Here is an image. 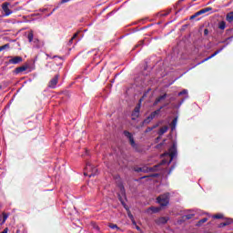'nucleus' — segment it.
<instances>
[{"mask_svg": "<svg viewBox=\"0 0 233 233\" xmlns=\"http://www.w3.org/2000/svg\"><path fill=\"white\" fill-rule=\"evenodd\" d=\"M59 81V75H56L49 81L48 86L49 88H56L57 86V83Z\"/></svg>", "mask_w": 233, "mask_h": 233, "instance_id": "obj_8", "label": "nucleus"}, {"mask_svg": "<svg viewBox=\"0 0 233 233\" xmlns=\"http://www.w3.org/2000/svg\"><path fill=\"white\" fill-rule=\"evenodd\" d=\"M27 39H28L29 43H32V41H34V31L33 30L29 31V33L27 35Z\"/></svg>", "mask_w": 233, "mask_h": 233, "instance_id": "obj_21", "label": "nucleus"}, {"mask_svg": "<svg viewBox=\"0 0 233 233\" xmlns=\"http://www.w3.org/2000/svg\"><path fill=\"white\" fill-rule=\"evenodd\" d=\"M212 218L213 219H225V218L223 217V214H221V213H218L217 215H213Z\"/></svg>", "mask_w": 233, "mask_h": 233, "instance_id": "obj_22", "label": "nucleus"}, {"mask_svg": "<svg viewBox=\"0 0 233 233\" xmlns=\"http://www.w3.org/2000/svg\"><path fill=\"white\" fill-rule=\"evenodd\" d=\"M225 46H224L220 49L215 51L214 54H212L211 56H209L207 58H205L204 60H202L200 63H198V65H201V63H205L206 61L212 59V57H216V56H218V54H219L220 52H223V50L225 49Z\"/></svg>", "mask_w": 233, "mask_h": 233, "instance_id": "obj_7", "label": "nucleus"}, {"mask_svg": "<svg viewBox=\"0 0 233 233\" xmlns=\"http://www.w3.org/2000/svg\"><path fill=\"white\" fill-rule=\"evenodd\" d=\"M33 42L35 43V46L36 48H39V39L35 38V39L33 40Z\"/></svg>", "mask_w": 233, "mask_h": 233, "instance_id": "obj_29", "label": "nucleus"}, {"mask_svg": "<svg viewBox=\"0 0 233 233\" xmlns=\"http://www.w3.org/2000/svg\"><path fill=\"white\" fill-rule=\"evenodd\" d=\"M168 221L167 217H161L156 220L157 225H165Z\"/></svg>", "mask_w": 233, "mask_h": 233, "instance_id": "obj_11", "label": "nucleus"}, {"mask_svg": "<svg viewBox=\"0 0 233 233\" xmlns=\"http://www.w3.org/2000/svg\"><path fill=\"white\" fill-rule=\"evenodd\" d=\"M6 219H8V215L6 213H3L0 216V225H5V223L6 222Z\"/></svg>", "mask_w": 233, "mask_h": 233, "instance_id": "obj_14", "label": "nucleus"}, {"mask_svg": "<svg viewBox=\"0 0 233 233\" xmlns=\"http://www.w3.org/2000/svg\"><path fill=\"white\" fill-rule=\"evenodd\" d=\"M186 219H192L194 218V213L187 214L185 216Z\"/></svg>", "mask_w": 233, "mask_h": 233, "instance_id": "obj_30", "label": "nucleus"}, {"mask_svg": "<svg viewBox=\"0 0 233 233\" xmlns=\"http://www.w3.org/2000/svg\"><path fill=\"white\" fill-rule=\"evenodd\" d=\"M178 96H186V97H188V90L184 89L181 92L178 93Z\"/></svg>", "mask_w": 233, "mask_h": 233, "instance_id": "obj_24", "label": "nucleus"}, {"mask_svg": "<svg viewBox=\"0 0 233 233\" xmlns=\"http://www.w3.org/2000/svg\"><path fill=\"white\" fill-rule=\"evenodd\" d=\"M25 70H28V66H22L16 68V74H20V72H25Z\"/></svg>", "mask_w": 233, "mask_h": 233, "instance_id": "obj_17", "label": "nucleus"}, {"mask_svg": "<svg viewBox=\"0 0 233 233\" xmlns=\"http://www.w3.org/2000/svg\"><path fill=\"white\" fill-rule=\"evenodd\" d=\"M125 198V187L120 186V193L118 194V198L121 201L122 205H124V208H126V210H128V208H127V205H125V202H123V198Z\"/></svg>", "mask_w": 233, "mask_h": 233, "instance_id": "obj_10", "label": "nucleus"}, {"mask_svg": "<svg viewBox=\"0 0 233 233\" xmlns=\"http://www.w3.org/2000/svg\"><path fill=\"white\" fill-rule=\"evenodd\" d=\"M9 47H10V45L5 44V45L0 46V52H3V50H5V48H9Z\"/></svg>", "mask_w": 233, "mask_h": 233, "instance_id": "obj_27", "label": "nucleus"}, {"mask_svg": "<svg viewBox=\"0 0 233 233\" xmlns=\"http://www.w3.org/2000/svg\"><path fill=\"white\" fill-rule=\"evenodd\" d=\"M97 174V167H93L92 164L87 163L86 166V171L84 172V176H88V177H93Z\"/></svg>", "mask_w": 233, "mask_h": 233, "instance_id": "obj_3", "label": "nucleus"}, {"mask_svg": "<svg viewBox=\"0 0 233 233\" xmlns=\"http://www.w3.org/2000/svg\"><path fill=\"white\" fill-rule=\"evenodd\" d=\"M1 6H2L4 17H8V15H12V14H14V11L10 9V8H14V5H12L10 2H5L2 4Z\"/></svg>", "mask_w": 233, "mask_h": 233, "instance_id": "obj_2", "label": "nucleus"}, {"mask_svg": "<svg viewBox=\"0 0 233 233\" xmlns=\"http://www.w3.org/2000/svg\"><path fill=\"white\" fill-rule=\"evenodd\" d=\"M1 88H3V87L0 86V90H1Z\"/></svg>", "mask_w": 233, "mask_h": 233, "instance_id": "obj_42", "label": "nucleus"}, {"mask_svg": "<svg viewBox=\"0 0 233 233\" xmlns=\"http://www.w3.org/2000/svg\"><path fill=\"white\" fill-rule=\"evenodd\" d=\"M180 1H183V0H180Z\"/></svg>", "mask_w": 233, "mask_h": 233, "instance_id": "obj_44", "label": "nucleus"}, {"mask_svg": "<svg viewBox=\"0 0 233 233\" xmlns=\"http://www.w3.org/2000/svg\"><path fill=\"white\" fill-rule=\"evenodd\" d=\"M193 1H198V0H193Z\"/></svg>", "mask_w": 233, "mask_h": 233, "instance_id": "obj_43", "label": "nucleus"}, {"mask_svg": "<svg viewBox=\"0 0 233 233\" xmlns=\"http://www.w3.org/2000/svg\"><path fill=\"white\" fill-rule=\"evenodd\" d=\"M198 15H198V12H197L195 15L190 16V19H196V17H198Z\"/></svg>", "mask_w": 233, "mask_h": 233, "instance_id": "obj_34", "label": "nucleus"}, {"mask_svg": "<svg viewBox=\"0 0 233 233\" xmlns=\"http://www.w3.org/2000/svg\"><path fill=\"white\" fill-rule=\"evenodd\" d=\"M157 203L160 205V207H167L169 203V194L166 193L164 195L159 196L157 198Z\"/></svg>", "mask_w": 233, "mask_h": 233, "instance_id": "obj_4", "label": "nucleus"}, {"mask_svg": "<svg viewBox=\"0 0 233 233\" xmlns=\"http://www.w3.org/2000/svg\"><path fill=\"white\" fill-rule=\"evenodd\" d=\"M93 227H94L95 230H99V226L95 224Z\"/></svg>", "mask_w": 233, "mask_h": 233, "instance_id": "obj_36", "label": "nucleus"}, {"mask_svg": "<svg viewBox=\"0 0 233 233\" xmlns=\"http://www.w3.org/2000/svg\"><path fill=\"white\" fill-rule=\"evenodd\" d=\"M157 127H159V125H155L152 128H157Z\"/></svg>", "mask_w": 233, "mask_h": 233, "instance_id": "obj_40", "label": "nucleus"}, {"mask_svg": "<svg viewBox=\"0 0 233 233\" xmlns=\"http://www.w3.org/2000/svg\"><path fill=\"white\" fill-rule=\"evenodd\" d=\"M124 136L129 139V143L131 147H136V141H134V137L132 136V133L128 131H124Z\"/></svg>", "mask_w": 233, "mask_h": 233, "instance_id": "obj_9", "label": "nucleus"}, {"mask_svg": "<svg viewBox=\"0 0 233 233\" xmlns=\"http://www.w3.org/2000/svg\"><path fill=\"white\" fill-rule=\"evenodd\" d=\"M132 224L136 227V225H137V223L136 222V219L133 218V220H131Z\"/></svg>", "mask_w": 233, "mask_h": 233, "instance_id": "obj_37", "label": "nucleus"}, {"mask_svg": "<svg viewBox=\"0 0 233 233\" xmlns=\"http://www.w3.org/2000/svg\"><path fill=\"white\" fill-rule=\"evenodd\" d=\"M163 99H167V94H164V95L158 96L155 101V105H157V103H161V101H163Z\"/></svg>", "mask_w": 233, "mask_h": 233, "instance_id": "obj_18", "label": "nucleus"}, {"mask_svg": "<svg viewBox=\"0 0 233 233\" xmlns=\"http://www.w3.org/2000/svg\"><path fill=\"white\" fill-rule=\"evenodd\" d=\"M135 172H144L143 167H136Z\"/></svg>", "mask_w": 233, "mask_h": 233, "instance_id": "obj_33", "label": "nucleus"}, {"mask_svg": "<svg viewBox=\"0 0 233 233\" xmlns=\"http://www.w3.org/2000/svg\"><path fill=\"white\" fill-rule=\"evenodd\" d=\"M168 132V127L164 126L158 131V136H163V134H167Z\"/></svg>", "mask_w": 233, "mask_h": 233, "instance_id": "obj_16", "label": "nucleus"}, {"mask_svg": "<svg viewBox=\"0 0 233 233\" xmlns=\"http://www.w3.org/2000/svg\"><path fill=\"white\" fill-rule=\"evenodd\" d=\"M218 28H219V30H225V28H227V22L226 21H220L218 23Z\"/></svg>", "mask_w": 233, "mask_h": 233, "instance_id": "obj_20", "label": "nucleus"}, {"mask_svg": "<svg viewBox=\"0 0 233 233\" xmlns=\"http://www.w3.org/2000/svg\"><path fill=\"white\" fill-rule=\"evenodd\" d=\"M226 21H228V23L233 22V11H231L226 15Z\"/></svg>", "mask_w": 233, "mask_h": 233, "instance_id": "obj_15", "label": "nucleus"}, {"mask_svg": "<svg viewBox=\"0 0 233 233\" xmlns=\"http://www.w3.org/2000/svg\"><path fill=\"white\" fill-rule=\"evenodd\" d=\"M161 108H163V106H161L159 109L152 112L150 114V116L147 119L144 120V123H150V121H152V119L157 117L161 112Z\"/></svg>", "mask_w": 233, "mask_h": 233, "instance_id": "obj_5", "label": "nucleus"}, {"mask_svg": "<svg viewBox=\"0 0 233 233\" xmlns=\"http://www.w3.org/2000/svg\"><path fill=\"white\" fill-rule=\"evenodd\" d=\"M70 0H62L61 5H65V3H68Z\"/></svg>", "mask_w": 233, "mask_h": 233, "instance_id": "obj_35", "label": "nucleus"}, {"mask_svg": "<svg viewBox=\"0 0 233 233\" xmlns=\"http://www.w3.org/2000/svg\"><path fill=\"white\" fill-rule=\"evenodd\" d=\"M232 223V218H226L225 222H222L218 225V228H223V227H227Z\"/></svg>", "mask_w": 233, "mask_h": 233, "instance_id": "obj_13", "label": "nucleus"}, {"mask_svg": "<svg viewBox=\"0 0 233 233\" xmlns=\"http://www.w3.org/2000/svg\"><path fill=\"white\" fill-rule=\"evenodd\" d=\"M172 125V130H174V128H176V125H177V118H174L171 122Z\"/></svg>", "mask_w": 233, "mask_h": 233, "instance_id": "obj_25", "label": "nucleus"}, {"mask_svg": "<svg viewBox=\"0 0 233 233\" xmlns=\"http://www.w3.org/2000/svg\"><path fill=\"white\" fill-rule=\"evenodd\" d=\"M9 65H19V63H23V57L21 56H9Z\"/></svg>", "mask_w": 233, "mask_h": 233, "instance_id": "obj_6", "label": "nucleus"}, {"mask_svg": "<svg viewBox=\"0 0 233 233\" xmlns=\"http://www.w3.org/2000/svg\"><path fill=\"white\" fill-rule=\"evenodd\" d=\"M176 154H177V151L176 150V146L173 145L168 149V152L164 155V156H167L169 157V160L168 161L167 159L162 160V165H170L174 157H176Z\"/></svg>", "mask_w": 233, "mask_h": 233, "instance_id": "obj_1", "label": "nucleus"}, {"mask_svg": "<svg viewBox=\"0 0 233 233\" xmlns=\"http://www.w3.org/2000/svg\"><path fill=\"white\" fill-rule=\"evenodd\" d=\"M149 210H151V212L156 214L157 212H159L161 210V208L151 207L149 208Z\"/></svg>", "mask_w": 233, "mask_h": 233, "instance_id": "obj_23", "label": "nucleus"}, {"mask_svg": "<svg viewBox=\"0 0 233 233\" xmlns=\"http://www.w3.org/2000/svg\"><path fill=\"white\" fill-rule=\"evenodd\" d=\"M53 12H56V9H53Z\"/></svg>", "mask_w": 233, "mask_h": 233, "instance_id": "obj_41", "label": "nucleus"}, {"mask_svg": "<svg viewBox=\"0 0 233 233\" xmlns=\"http://www.w3.org/2000/svg\"><path fill=\"white\" fill-rule=\"evenodd\" d=\"M127 216H128L129 219H131V221H134V215H132V213L130 211L127 212Z\"/></svg>", "mask_w": 233, "mask_h": 233, "instance_id": "obj_31", "label": "nucleus"}, {"mask_svg": "<svg viewBox=\"0 0 233 233\" xmlns=\"http://www.w3.org/2000/svg\"><path fill=\"white\" fill-rule=\"evenodd\" d=\"M109 228H112L113 230L116 228V230H119V227L116 224H108Z\"/></svg>", "mask_w": 233, "mask_h": 233, "instance_id": "obj_26", "label": "nucleus"}, {"mask_svg": "<svg viewBox=\"0 0 233 233\" xmlns=\"http://www.w3.org/2000/svg\"><path fill=\"white\" fill-rule=\"evenodd\" d=\"M210 10H212V7H206L198 11L197 15H202V14H207V12H210Z\"/></svg>", "mask_w": 233, "mask_h": 233, "instance_id": "obj_19", "label": "nucleus"}, {"mask_svg": "<svg viewBox=\"0 0 233 233\" xmlns=\"http://www.w3.org/2000/svg\"><path fill=\"white\" fill-rule=\"evenodd\" d=\"M207 221H208V218H204L198 221V225H203V223H207Z\"/></svg>", "mask_w": 233, "mask_h": 233, "instance_id": "obj_28", "label": "nucleus"}, {"mask_svg": "<svg viewBox=\"0 0 233 233\" xmlns=\"http://www.w3.org/2000/svg\"><path fill=\"white\" fill-rule=\"evenodd\" d=\"M135 228H136L137 230H138L139 232L141 231V228H139V226L136 225Z\"/></svg>", "mask_w": 233, "mask_h": 233, "instance_id": "obj_38", "label": "nucleus"}, {"mask_svg": "<svg viewBox=\"0 0 233 233\" xmlns=\"http://www.w3.org/2000/svg\"><path fill=\"white\" fill-rule=\"evenodd\" d=\"M77 35H78V33H76V34L72 36V38L69 40V43H72V42L74 41V39H76V37H77Z\"/></svg>", "mask_w": 233, "mask_h": 233, "instance_id": "obj_32", "label": "nucleus"}, {"mask_svg": "<svg viewBox=\"0 0 233 233\" xmlns=\"http://www.w3.org/2000/svg\"><path fill=\"white\" fill-rule=\"evenodd\" d=\"M141 108V106H137L135 107L133 113H132V119H136L137 117H139V109Z\"/></svg>", "mask_w": 233, "mask_h": 233, "instance_id": "obj_12", "label": "nucleus"}, {"mask_svg": "<svg viewBox=\"0 0 233 233\" xmlns=\"http://www.w3.org/2000/svg\"><path fill=\"white\" fill-rule=\"evenodd\" d=\"M208 30L205 29L204 34H208Z\"/></svg>", "mask_w": 233, "mask_h": 233, "instance_id": "obj_39", "label": "nucleus"}]
</instances>
